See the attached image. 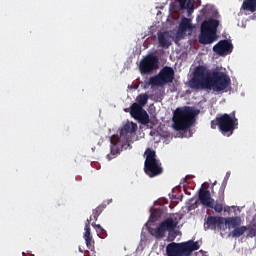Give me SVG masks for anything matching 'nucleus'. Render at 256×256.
Masks as SVG:
<instances>
[{
    "instance_id": "nucleus-17",
    "label": "nucleus",
    "mask_w": 256,
    "mask_h": 256,
    "mask_svg": "<svg viewBox=\"0 0 256 256\" xmlns=\"http://www.w3.org/2000/svg\"><path fill=\"white\" fill-rule=\"evenodd\" d=\"M191 29H193L191 20L189 18H182L179 24L178 33H186L187 31H191Z\"/></svg>"
},
{
    "instance_id": "nucleus-24",
    "label": "nucleus",
    "mask_w": 256,
    "mask_h": 256,
    "mask_svg": "<svg viewBox=\"0 0 256 256\" xmlns=\"http://www.w3.org/2000/svg\"><path fill=\"white\" fill-rule=\"evenodd\" d=\"M137 105H139V107H145L147 105V101H149V95L147 94H140L137 98Z\"/></svg>"
},
{
    "instance_id": "nucleus-19",
    "label": "nucleus",
    "mask_w": 256,
    "mask_h": 256,
    "mask_svg": "<svg viewBox=\"0 0 256 256\" xmlns=\"http://www.w3.org/2000/svg\"><path fill=\"white\" fill-rule=\"evenodd\" d=\"M158 43L160 47L169 48L171 43H169V34L167 32H162L158 35Z\"/></svg>"
},
{
    "instance_id": "nucleus-18",
    "label": "nucleus",
    "mask_w": 256,
    "mask_h": 256,
    "mask_svg": "<svg viewBox=\"0 0 256 256\" xmlns=\"http://www.w3.org/2000/svg\"><path fill=\"white\" fill-rule=\"evenodd\" d=\"M184 245L186 247V253L188 256L191 255V253H193V251H199L200 249V245L199 242H194L193 240L184 242Z\"/></svg>"
},
{
    "instance_id": "nucleus-23",
    "label": "nucleus",
    "mask_w": 256,
    "mask_h": 256,
    "mask_svg": "<svg viewBox=\"0 0 256 256\" xmlns=\"http://www.w3.org/2000/svg\"><path fill=\"white\" fill-rule=\"evenodd\" d=\"M103 211H105V205L101 204L98 207H96L93 210L92 216H90L92 218V221H97V219H99V215H101Z\"/></svg>"
},
{
    "instance_id": "nucleus-16",
    "label": "nucleus",
    "mask_w": 256,
    "mask_h": 256,
    "mask_svg": "<svg viewBox=\"0 0 256 256\" xmlns=\"http://www.w3.org/2000/svg\"><path fill=\"white\" fill-rule=\"evenodd\" d=\"M225 201V194L222 192L219 196V202L215 203V199L211 202L212 206H208L209 209H214L216 213H222L223 212V202Z\"/></svg>"
},
{
    "instance_id": "nucleus-6",
    "label": "nucleus",
    "mask_w": 256,
    "mask_h": 256,
    "mask_svg": "<svg viewBox=\"0 0 256 256\" xmlns=\"http://www.w3.org/2000/svg\"><path fill=\"white\" fill-rule=\"evenodd\" d=\"M174 79L175 70L172 67L165 66L157 75L149 78L148 85H151V87H163V85L173 83Z\"/></svg>"
},
{
    "instance_id": "nucleus-12",
    "label": "nucleus",
    "mask_w": 256,
    "mask_h": 256,
    "mask_svg": "<svg viewBox=\"0 0 256 256\" xmlns=\"http://www.w3.org/2000/svg\"><path fill=\"white\" fill-rule=\"evenodd\" d=\"M213 51L220 57H225V55L233 53V44L229 40H221L213 46Z\"/></svg>"
},
{
    "instance_id": "nucleus-4",
    "label": "nucleus",
    "mask_w": 256,
    "mask_h": 256,
    "mask_svg": "<svg viewBox=\"0 0 256 256\" xmlns=\"http://www.w3.org/2000/svg\"><path fill=\"white\" fill-rule=\"evenodd\" d=\"M217 27L219 20L210 18L202 22L199 34V43L201 45H211L217 41Z\"/></svg>"
},
{
    "instance_id": "nucleus-13",
    "label": "nucleus",
    "mask_w": 256,
    "mask_h": 256,
    "mask_svg": "<svg viewBox=\"0 0 256 256\" xmlns=\"http://www.w3.org/2000/svg\"><path fill=\"white\" fill-rule=\"evenodd\" d=\"M225 224V218L223 217H217V216H208L205 223H204V229L207 231V229H211L212 231H215V229H221L223 225Z\"/></svg>"
},
{
    "instance_id": "nucleus-3",
    "label": "nucleus",
    "mask_w": 256,
    "mask_h": 256,
    "mask_svg": "<svg viewBox=\"0 0 256 256\" xmlns=\"http://www.w3.org/2000/svg\"><path fill=\"white\" fill-rule=\"evenodd\" d=\"M201 113L200 110L191 106L177 108L173 116V128L175 131H185L195 123V116Z\"/></svg>"
},
{
    "instance_id": "nucleus-11",
    "label": "nucleus",
    "mask_w": 256,
    "mask_h": 256,
    "mask_svg": "<svg viewBox=\"0 0 256 256\" xmlns=\"http://www.w3.org/2000/svg\"><path fill=\"white\" fill-rule=\"evenodd\" d=\"M167 256H188L185 242H172L166 246Z\"/></svg>"
},
{
    "instance_id": "nucleus-10",
    "label": "nucleus",
    "mask_w": 256,
    "mask_h": 256,
    "mask_svg": "<svg viewBox=\"0 0 256 256\" xmlns=\"http://www.w3.org/2000/svg\"><path fill=\"white\" fill-rule=\"evenodd\" d=\"M130 115L136 121H139V123H142V125H147L149 123V114H147V111L143 109V107L139 106L137 102L133 103L130 107Z\"/></svg>"
},
{
    "instance_id": "nucleus-5",
    "label": "nucleus",
    "mask_w": 256,
    "mask_h": 256,
    "mask_svg": "<svg viewBox=\"0 0 256 256\" xmlns=\"http://www.w3.org/2000/svg\"><path fill=\"white\" fill-rule=\"evenodd\" d=\"M146 156L144 162V172L148 177H157L163 173V167L161 166V162L157 160V154L155 150H151V148H147L144 152Z\"/></svg>"
},
{
    "instance_id": "nucleus-14",
    "label": "nucleus",
    "mask_w": 256,
    "mask_h": 256,
    "mask_svg": "<svg viewBox=\"0 0 256 256\" xmlns=\"http://www.w3.org/2000/svg\"><path fill=\"white\" fill-rule=\"evenodd\" d=\"M93 221V218L90 217L89 219L86 220L85 222V233H84V241L86 243L87 248L90 251H93L95 249V240H93V236L91 235V222Z\"/></svg>"
},
{
    "instance_id": "nucleus-25",
    "label": "nucleus",
    "mask_w": 256,
    "mask_h": 256,
    "mask_svg": "<svg viewBox=\"0 0 256 256\" xmlns=\"http://www.w3.org/2000/svg\"><path fill=\"white\" fill-rule=\"evenodd\" d=\"M247 226L237 227L230 233L231 237H241L247 231Z\"/></svg>"
},
{
    "instance_id": "nucleus-2",
    "label": "nucleus",
    "mask_w": 256,
    "mask_h": 256,
    "mask_svg": "<svg viewBox=\"0 0 256 256\" xmlns=\"http://www.w3.org/2000/svg\"><path fill=\"white\" fill-rule=\"evenodd\" d=\"M137 131V124L128 122L119 129V135H113L110 137V154L107 155V159H115L118 153H121L123 149H129L131 143H133V135Z\"/></svg>"
},
{
    "instance_id": "nucleus-20",
    "label": "nucleus",
    "mask_w": 256,
    "mask_h": 256,
    "mask_svg": "<svg viewBox=\"0 0 256 256\" xmlns=\"http://www.w3.org/2000/svg\"><path fill=\"white\" fill-rule=\"evenodd\" d=\"M181 9H187L188 13L191 14L194 11L193 1L194 0H177Z\"/></svg>"
},
{
    "instance_id": "nucleus-1",
    "label": "nucleus",
    "mask_w": 256,
    "mask_h": 256,
    "mask_svg": "<svg viewBox=\"0 0 256 256\" xmlns=\"http://www.w3.org/2000/svg\"><path fill=\"white\" fill-rule=\"evenodd\" d=\"M190 89H209L220 93L231 87V77L225 72L211 71L205 65L194 69L193 76L188 82Z\"/></svg>"
},
{
    "instance_id": "nucleus-9",
    "label": "nucleus",
    "mask_w": 256,
    "mask_h": 256,
    "mask_svg": "<svg viewBox=\"0 0 256 256\" xmlns=\"http://www.w3.org/2000/svg\"><path fill=\"white\" fill-rule=\"evenodd\" d=\"M179 222H175L173 218H166L164 221H162L159 226L154 230V237L156 239H163L165 237V234L167 231H172V229H175L177 227V224Z\"/></svg>"
},
{
    "instance_id": "nucleus-7",
    "label": "nucleus",
    "mask_w": 256,
    "mask_h": 256,
    "mask_svg": "<svg viewBox=\"0 0 256 256\" xmlns=\"http://www.w3.org/2000/svg\"><path fill=\"white\" fill-rule=\"evenodd\" d=\"M219 131L224 135V137H231L233 131L237 129V118H235V112L232 114H222L219 116Z\"/></svg>"
},
{
    "instance_id": "nucleus-27",
    "label": "nucleus",
    "mask_w": 256,
    "mask_h": 256,
    "mask_svg": "<svg viewBox=\"0 0 256 256\" xmlns=\"http://www.w3.org/2000/svg\"><path fill=\"white\" fill-rule=\"evenodd\" d=\"M247 237H250V239H253V237H256V228L255 227H247Z\"/></svg>"
},
{
    "instance_id": "nucleus-26",
    "label": "nucleus",
    "mask_w": 256,
    "mask_h": 256,
    "mask_svg": "<svg viewBox=\"0 0 256 256\" xmlns=\"http://www.w3.org/2000/svg\"><path fill=\"white\" fill-rule=\"evenodd\" d=\"M91 225L92 227H94V229H96L99 237H107V231L102 228L100 224H95L94 222H92Z\"/></svg>"
},
{
    "instance_id": "nucleus-30",
    "label": "nucleus",
    "mask_w": 256,
    "mask_h": 256,
    "mask_svg": "<svg viewBox=\"0 0 256 256\" xmlns=\"http://www.w3.org/2000/svg\"><path fill=\"white\" fill-rule=\"evenodd\" d=\"M198 5H201V0H198Z\"/></svg>"
},
{
    "instance_id": "nucleus-29",
    "label": "nucleus",
    "mask_w": 256,
    "mask_h": 256,
    "mask_svg": "<svg viewBox=\"0 0 256 256\" xmlns=\"http://www.w3.org/2000/svg\"><path fill=\"white\" fill-rule=\"evenodd\" d=\"M79 252H80V253H83V250H82L81 248H79Z\"/></svg>"
},
{
    "instance_id": "nucleus-22",
    "label": "nucleus",
    "mask_w": 256,
    "mask_h": 256,
    "mask_svg": "<svg viewBox=\"0 0 256 256\" xmlns=\"http://www.w3.org/2000/svg\"><path fill=\"white\" fill-rule=\"evenodd\" d=\"M224 221L226 225L229 227H232V229H237L239 225H241V217H230V218H224Z\"/></svg>"
},
{
    "instance_id": "nucleus-15",
    "label": "nucleus",
    "mask_w": 256,
    "mask_h": 256,
    "mask_svg": "<svg viewBox=\"0 0 256 256\" xmlns=\"http://www.w3.org/2000/svg\"><path fill=\"white\" fill-rule=\"evenodd\" d=\"M198 199L201 205L204 207H212L211 203L213 202V198L211 197V192L204 187H201L198 191Z\"/></svg>"
},
{
    "instance_id": "nucleus-31",
    "label": "nucleus",
    "mask_w": 256,
    "mask_h": 256,
    "mask_svg": "<svg viewBox=\"0 0 256 256\" xmlns=\"http://www.w3.org/2000/svg\"><path fill=\"white\" fill-rule=\"evenodd\" d=\"M215 185H217V181H215V182L213 183V186H215Z\"/></svg>"
},
{
    "instance_id": "nucleus-8",
    "label": "nucleus",
    "mask_w": 256,
    "mask_h": 256,
    "mask_svg": "<svg viewBox=\"0 0 256 256\" xmlns=\"http://www.w3.org/2000/svg\"><path fill=\"white\" fill-rule=\"evenodd\" d=\"M159 67V58L153 54H149L140 61L139 70L142 75L153 73Z\"/></svg>"
},
{
    "instance_id": "nucleus-21",
    "label": "nucleus",
    "mask_w": 256,
    "mask_h": 256,
    "mask_svg": "<svg viewBox=\"0 0 256 256\" xmlns=\"http://www.w3.org/2000/svg\"><path fill=\"white\" fill-rule=\"evenodd\" d=\"M242 9H244V11H250V13H255V11H256V0H245L242 3Z\"/></svg>"
},
{
    "instance_id": "nucleus-28",
    "label": "nucleus",
    "mask_w": 256,
    "mask_h": 256,
    "mask_svg": "<svg viewBox=\"0 0 256 256\" xmlns=\"http://www.w3.org/2000/svg\"><path fill=\"white\" fill-rule=\"evenodd\" d=\"M211 129H219V116H216L215 120H212L211 123Z\"/></svg>"
}]
</instances>
